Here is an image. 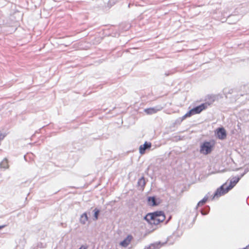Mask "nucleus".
<instances>
[{"instance_id":"39448f33","label":"nucleus","mask_w":249,"mask_h":249,"mask_svg":"<svg viewBox=\"0 0 249 249\" xmlns=\"http://www.w3.org/2000/svg\"><path fill=\"white\" fill-rule=\"evenodd\" d=\"M215 133L217 138L220 140H224L226 138V131L223 127L216 129L215 130Z\"/></svg>"},{"instance_id":"a211bd4d","label":"nucleus","mask_w":249,"mask_h":249,"mask_svg":"<svg viewBox=\"0 0 249 249\" xmlns=\"http://www.w3.org/2000/svg\"><path fill=\"white\" fill-rule=\"evenodd\" d=\"M2 227H0V229Z\"/></svg>"},{"instance_id":"f3484780","label":"nucleus","mask_w":249,"mask_h":249,"mask_svg":"<svg viewBox=\"0 0 249 249\" xmlns=\"http://www.w3.org/2000/svg\"><path fill=\"white\" fill-rule=\"evenodd\" d=\"M79 249H87V247L84 246H82Z\"/></svg>"},{"instance_id":"9d476101","label":"nucleus","mask_w":249,"mask_h":249,"mask_svg":"<svg viewBox=\"0 0 249 249\" xmlns=\"http://www.w3.org/2000/svg\"><path fill=\"white\" fill-rule=\"evenodd\" d=\"M160 109H157L154 107L146 108L144 110V111L148 115H151L157 113L158 111L160 110Z\"/></svg>"},{"instance_id":"0eeeda50","label":"nucleus","mask_w":249,"mask_h":249,"mask_svg":"<svg viewBox=\"0 0 249 249\" xmlns=\"http://www.w3.org/2000/svg\"><path fill=\"white\" fill-rule=\"evenodd\" d=\"M151 147V143L147 142H145L143 145H141L139 147V152L141 155L145 153V151L147 148H150Z\"/></svg>"},{"instance_id":"2eb2a0df","label":"nucleus","mask_w":249,"mask_h":249,"mask_svg":"<svg viewBox=\"0 0 249 249\" xmlns=\"http://www.w3.org/2000/svg\"><path fill=\"white\" fill-rule=\"evenodd\" d=\"M99 213V211L95 209L94 210V217L95 220H97L98 219Z\"/></svg>"},{"instance_id":"4468645a","label":"nucleus","mask_w":249,"mask_h":249,"mask_svg":"<svg viewBox=\"0 0 249 249\" xmlns=\"http://www.w3.org/2000/svg\"><path fill=\"white\" fill-rule=\"evenodd\" d=\"M145 180L143 177L142 178L139 180L138 184L139 185L142 184L143 186L145 185Z\"/></svg>"},{"instance_id":"1a4fd4ad","label":"nucleus","mask_w":249,"mask_h":249,"mask_svg":"<svg viewBox=\"0 0 249 249\" xmlns=\"http://www.w3.org/2000/svg\"><path fill=\"white\" fill-rule=\"evenodd\" d=\"M132 239L131 235H128L126 238L120 243V245L124 247H127L130 244Z\"/></svg>"},{"instance_id":"6e6552de","label":"nucleus","mask_w":249,"mask_h":249,"mask_svg":"<svg viewBox=\"0 0 249 249\" xmlns=\"http://www.w3.org/2000/svg\"><path fill=\"white\" fill-rule=\"evenodd\" d=\"M148 204L150 206H155L159 204L160 202H157L154 196L148 197L147 199Z\"/></svg>"},{"instance_id":"7ed1b4c3","label":"nucleus","mask_w":249,"mask_h":249,"mask_svg":"<svg viewBox=\"0 0 249 249\" xmlns=\"http://www.w3.org/2000/svg\"><path fill=\"white\" fill-rule=\"evenodd\" d=\"M214 143H211V142H204L200 147V151L201 153L204 155L208 154L212 151V148L214 146Z\"/></svg>"},{"instance_id":"f03ea898","label":"nucleus","mask_w":249,"mask_h":249,"mask_svg":"<svg viewBox=\"0 0 249 249\" xmlns=\"http://www.w3.org/2000/svg\"><path fill=\"white\" fill-rule=\"evenodd\" d=\"M210 105V103L206 102L192 108L188 112H187L184 116H183L182 120H184L186 118L190 117L195 114L200 113L202 111L207 109V107Z\"/></svg>"},{"instance_id":"f8f14e48","label":"nucleus","mask_w":249,"mask_h":249,"mask_svg":"<svg viewBox=\"0 0 249 249\" xmlns=\"http://www.w3.org/2000/svg\"><path fill=\"white\" fill-rule=\"evenodd\" d=\"M88 217L87 214L86 213H83L81 217H80V222L82 224H85V223L88 221Z\"/></svg>"},{"instance_id":"9b49d317","label":"nucleus","mask_w":249,"mask_h":249,"mask_svg":"<svg viewBox=\"0 0 249 249\" xmlns=\"http://www.w3.org/2000/svg\"><path fill=\"white\" fill-rule=\"evenodd\" d=\"M0 166L1 168L4 169H7L9 167L8 160L6 159H3L0 163Z\"/></svg>"},{"instance_id":"dca6fc26","label":"nucleus","mask_w":249,"mask_h":249,"mask_svg":"<svg viewBox=\"0 0 249 249\" xmlns=\"http://www.w3.org/2000/svg\"><path fill=\"white\" fill-rule=\"evenodd\" d=\"M5 134H2V133H0V140H2L4 139V138L5 137Z\"/></svg>"},{"instance_id":"f257e3e1","label":"nucleus","mask_w":249,"mask_h":249,"mask_svg":"<svg viewBox=\"0 0 249 249\" xmlns=\"http://www.w3.org/2000/svg\"><path fill=\"white\" fill-rule=\"evenodd\" d=\"M145 219L151 225H157L165 219V215L162 211L149 213L145 216Z\"/></svg>"},{"instance_id":"20e7f679","label":"nucleus","mask_w":249,"mask_h":249,"mask_svg":"<svg viewBox=\"0 0 249 249\" xmlns=\"http://www.w3.org/2000/svg\"><path fill=\"white\" fill-rule=\"evenodd\" d=\"M230 190L227 187V183H225L217 189L213 197V199L215 198H218L220 196L225 195L228 193Z\"/></svg>"},{"instance_id":"423d86ee","label":"nucleus","mask_w":249,"mask_h":249,"mask_svg":"<svg viewBox=\"0 0 249 249\" xmlns=\"http://www.w3.org/2000/svg\"><path fill=\"white\" fill-rule=\"evenodd\" d=\"M240 179V178L239 177H233L230 180V183L229 185H227V187L228 188L229 190H231L232 188H233L235 185L237 183V182Z\"/></svg>"},{"instance_id":"ddd939ff","label":"nucleus","mask_w":249,"mask_h":249,"mask_svg":"<svg viewBox=\"0 0 249 249\" xmlns=\"http://www.w3.org/2000/svg\"><path fill=\"white\" fill-rule=\"evenodd\" d=\"M208 199V196H205L201 200L199 201L197 203V207H200L205 204Z\"/></svg>"}]
</instances>
